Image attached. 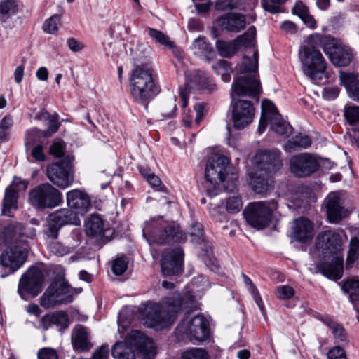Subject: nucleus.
<instances>
[{
    "mask_svg": "<svg viewBox=\"0 0 359 359\" xmlns=\"http://www.w3.org/2000/svg\"><path fill=\"white\" fill-rule=\"evenodd\" d=\"M258 57V51L255 49L251 55L243 57L239 67L240 75L231 86V99L243 96L258 99L262 90L257 76Z\"/></svg>",
    "mask_w": 359,
    "mask_h": 359,
    "instance_id": "1",
    "label": "nucleus"
},
{
    "mask_svg": "<svg viewBox=\"0 0 359 359\" xmlns=\"http://www.w3.org/2000/svg\"><path fill=\"white\" fill-rule=\"evenodd\" d=\"M347 240V236L343 230L337 232L326 231L318 234L316 246L325 254H335L330 262L320 264L322 273L332 280L341 278L343 273V259L340 255L343 243Z\"/></svg>",
    "mask_w": 359,
    "mask_h": 359,
    "instance_id": "2",
    "label": "nucleus"
},
{
    "mask_svg": "<svg viewBox=\"0 0 359 359\" xmlns=\"http://www.w3.org/2000/svg\"><path fill=\"white\" fill-rule=\"evenodd\" d=\"M182 299L179 293L165 298L161 303H149L144 308L145 323L150 327L172 324L181 311Z\"/></svg>",
    "mask_w": 359,
    "mask_h": 359,
    "instance_id": "3",
    "label": "nucleus"
},
{
    "mask_svg": "<svg viewBox=\"0 0 359 359\" xmlns=\"http://www.w3.org/2000/svg\"><path fill=\"white\" fill-rule=\"evenodd\" d=\"M318 34H311L299 47L298 58L303 74L311 80H316L325 72L326 62L316 47L320 43Z\"/></svg>",
    "mask_w": 359,
    "mask_h": 359,
    "instance_id": "4",
    "label": "nucleus"
},
{
    "mask_svg": "<svg viewBox=\"0 0 359 359\" xmlns=\"http://www.w3.org/2000/svg\"><path fill=\"white\" fill-rule=\"evenodd\" d=\"M143 236L149 242L163 244L185 239L180 226L175 222H161L153 219L145 223Z\"/></svg>",
    "mask_w": 359,
    "mask_h": 359,
    "instance_id": "5",
    "label": "nucleus"
},
{
    "mask_svg": "<svg viewBox=\"0 0 359 359\" xmlns=\"http://www.w3.org/2000/svg\"><path fill=\"white\" fill-rule=\"evenodd\" d=\"M130 86L133 97L137 101L149 100L158 89L154 83L151 69L147 65H135L131 71Z\"/></svg>",
    "mask_w": 359,
    "mask_h": 359,
    "instance_id": "6",
    "label": "nucleus"
},
{
    "mask_svg": "<svg viewBox=\"0 0 359 359\" xmlns=\"http://www.w3.org/2000/svg\"><path fill=\"white\" fill-rule=\"evenodd\" d=\"M175 334L180 341L202 342L209 337V323L203 316L198 315L194 317L187 316L177 326Z\"/></svg>",
    "mask_w": 359,
    "mask_h": 359,
    "instance_id": "7",
    "label": "nucleus"
},
{
    "mask_svg": "<svg viewBox=\"0 0 359 359\" xmlns=\"http://www.w3.org/2000/svg\"><path fill=\"white\" fill-rule=\"evenodd\" d=\"M229 160L220 154H214L208 161L205 168V179L212 188H208V194L212 197L225 186L223 184L227 175Z\"/></svg>",
    "mask_w": 359,
    "mask_h": 359,
    "instance_id": "8",
    "label": "nucleus"
},
{
    "mask_svg": "<svg viewBox=\"0 0 359 359\" xmlns=\"http://www.w3.org/2000/svg\"><path fill=\"white\" fill-rule=\"evenodd\" d=\"M268 123L271 130L283 138L289 137L292 133L291 126L282 118L274 104L271 101L264 100L262 102V116L258 127L259 134L264 133Z\"/></svg>",
    "mask_w": 359,
    "mask_h": 359,
    "instance_id": "9",
    "label": "nucleus"
},
{
    "mask_svg": "<svg viewBox=\"0 0 359 359\" xmlns=\"http://www.w3.org/2000/svg\"><path fill=\"white\" fill-rule=\"evenodd\" d=\"M29 202L36 209L53 208L62 202V195L58 189L46 182L29 191Z\"/></svg>",
    "mask_w": 359,
    "mask_h": 359,
    "instance_id": "10",
    "label": "nucleus"
},
{
    "mask_svg": "<svg viewBox=\"0 0 359 359\" xmlns=\"http://www.w3.org/2000/svg\"><path fill=\"white\" fill-rule=\"evenodd\" d=\"M74 291L63 279L52 283L40 297V305L44 309H51L71 302Z\"/></svg>",
    "mask_w": 359,
    "mask_h": 359,
    "instance_id": "11",
    "label": "nucleus"
},
{
    "mask_svg": "<svg viewBox=\"0 0 359 359\" xmlns=\"http://www.w3.org/2000/svg\"><path fill=\"white\" fill-rule=\"evenodd\" d=\"M278 205L274 200L269 203L256 202L250 204L244 211L245 219L252 226L261 229L267 226Z\"/></svg>",
    "mask_w": 359,
    "mask_h": 359,
    "instance_id": "12",
    "label": "nucleus"
},
{
    "mask_svg": "<svg viewBox=\"0 0 359 359\" xmlns=\"http://www.w3.org/2000/svg\"><path fill=\"white\" fill-rule=\"evenodd\" d=\"M231 121L235 128L243 129L252 122L255 108L251 101L236 97L231 99Z\"/></svg>",
    "mask_w": 359,
    "mask_h": 359,
    "instance_id": "13",
    "label": "nucleus"
},
{
    "mask_svg": "<svg viewBox=\"0 0 359 359\" xmlns=\"http://www.w3.org/2000/svg\"><path fill=\"white\" fill-rule=\"evenodd\" d=\"M46 176L55 186L65 189L74 181L72 165L68 160H62L47 167Z\"/></svg>",
    "mask_w": 359,
    "mask_h": 359,
    "instance_id": "14",
    "label": "nucleus"
},
{
    "mask_svg": "<svg viewBox=\"0 0 359 359\" xmlns=\"http://www.w3.org/2000/svg\"><path fill=\"white\" fill-rule=\"evenodd\" d=\"M319 167L318 158L309 153L294 156L290 160V170L298 177L309 176L316 172Z\"/></svg>",
    "mask_w": 359,
    "mask_h": 359,
    "instance_id": "15",
    "label": "nucleus"
},
{
    "mask_svg": "<svg viewBox=\"0 0 359 359\" xmlns=\"http://www.w3.org/2000/svg\"><path fill=\"white\" fill-rule=\"evenodd\" d=\"M26 253L18 248H8L0 255V273L2 278L20 269L26 260Z\"/></svg>",
    "mask_w": 359,
    "mask_h": 359,
    "instance_id": "16",
    "label": "nucleus"
},
{
    "mask_svg": "<svg viewBox=\"0 0 359 359\" xmlns=\"http://www.w3.org/2000/svg\"><path fill=\"white\" fill-rule=\"evenodd\" d=\"M44 280L43 273L37 268H30L20 278L18 285V293L21 298L25 299L24 292L36 297L41 291Z\"/></svg>",
    "mask_w": 359,
    "mask_h": 359,
    "instance_id": "17",
    "label": "nucleus"
},
{
    "mask_svg": "<svg viewBox=\"0 0 359 359\" xmlns=\"http://www.w3.org/2000/svg\"><path fill=\"white\" fill-rule=\"evenodd\" d=\"M187 83L184 88H180V95L183 101L182 106L185 107L188 103V92L191 90H212L215 88V84L211 83L206 74L198 70L194 71L191 73L186 74Z\"/></svg>",
    "mask_w": 359,
    "mask_h": 359,
    "instance_id": "18",
    "label": "nucleus"
},
{
    "mask_svg": "<svg viewBox=\"0 0 359 359\" xmlns=\"http://www.w3.org/2000/svg\"><path fill=\"white\" fill-rule=\"evenodd\" d=\"M128 341L133 345L135 351L142 359H154L157 353L156 346L149 337L138 330L128 334Z\"/></svg>",
    "mask_w": 359,
    "mask_h": 359,
    "instance_id": "19",
    "label": "nucleus"
},
{
    "mask_svg": "<svg viewBox=\"0 0 359 359\" xmlns=\"http://www.w3.org/2000/svg\"><path fill=\"white\" fill-rule=\"evenodd\" d=\"M328 220L331 223H338L348 217L350 211L343 206L341 193L332 192L325 200Z\"/></svg>",
    "mask_w": 359,
    "mask_h": 359,
    "instance_id": "20",
    "label": "nucleus"
},
{
    "mask_svg": "<svg viewBox=\"0 0 359 359\" xmlns=\"http://www.w3.org/2000/svg\"><path fill=\"white\" fill-rule=\"evenodd\" d=\"M259 170L276 173L282 167L280 152L278 150H260L255 157Z\"/></svg>",
    "mask_w": 359,
    "mask_h": 359,
    "instance_id": "21",
    "label": "nucleus"
},
{
    "mask_svg": "<svg viewBox=\"0 0 359 359\" xmlns=\"http://www.w3.org/2000/svg\"><path fill=\"white\" fill-rule=\"evenodd\" d=\"M182 251L180 248L166 250L161 259V271L164 276H175L182 271Z\"/></svg>",
    "mask_w": 359,
    "mask_h": 359,
    "instance_id": "22",
    "label": "nucleus"
},
{
    "mask_svg": "<svg viewBox=\"0 0 359 359\" xmlns=\"http://www.w3.org/2000/svg\"><path fill=\"white\" fill-rule=\"evenodd\" d=\"M67 203L78 215H83L90 207V199L83 191L73 189L67 193Z\"/></svg>",
    "mask_w": 359,
    "mask_h": 359,
    "instance_id": "23",
    "label": "nucleus"
},
{
    "mask_svg": "<svg viewBox=\"0 0 359 359\" xmlns=\"http://www.w3.org/2000/svg\"><path fill=\"white\" fill-rule=\"evenodd\" d=\"M71 339L73 348L76 351H88L93 347L87 328L83 325H77L74 327Z\"/></svg>",
    "mask_w": 359,
    "mask_h": 359,
    "instance_id": "24",
    "label": "nucleus"
},
{
    "mask_svg": "<svg viewBox=\"0 0 359 359\" xmlns=\"http://www.w3.org/2000/svg\"><path fill=\"white\" fill-rule=\"evenodd\" d=\"M191 50L196 56L207 62L212 61L216 57L212 45L204 36H199L193 41Z\"/></svg>",
    "mask_w": 359,
    "mask_h": 359,
    "instance_id": "25",
    "label": "nucleus"
},
{
    "mask_svg": "<svg viewBox=\"0 0 359 359\" xmlns=\"http://www.w3.org/2000/svg\"><path fill=\"white\" fill-rule=\"evenodd\" d=\"M293 237L299 242L311 241L314 236L313 224L308 219L302 217L294 222Z\"/></svg>",
    "mask_w": 359,
    "mask_h": 359,
    "instance_id": "26",
    "label": "nucleus"
},
{
    "mask_svg": "<svg viewBox=\"0 0 359 359\" xmlns=\"http://www.w3.org/2000/svg\"><path fill=\"white\" fill-rule=\"evenodd\" d=\"M49 219L61 226L67 224L78 226L81 223L79 215L69 208H62L54 212L50 215Z\"/></svg>",
    "mask_w": 359,
    "mask_h": 359,
    "instance_id": "27",
    "label": "nucleus"
},
{
    "mask_svg": "<svg viewBox=\"0 0 359 359\" xmlns=\"http://www.w3.org/2000/svg\"><path fill=\"white\" fill-rule=\"evenodd\" d=\"M217 23L222 28L234 32H238L245 27L244 16L236 13L218 18Z\"/></svg>",
    "mask_w": 359,
    "mask_h": 359,
    "instance_id": "28",
    "label": "nucleus"
},
{
    "mask_svg": "<svg viewBox=\"0 0 359 359\" xmlns=\"http://www.w3.org/2000/svg\"><path fill=\"white\" fill-rule=\"evenodd\" d=\"M340 83L343 85L348 95L353 100L359 102V79L351 73L339 72Z\"/></svg>",
    "mask_w": 359,
    "mask_h": 359,
    "instance_id": "29",
    "label": "nucleus"
},
{
    "mask_svg": "<svg viewBox=\"0 0 359 359\" xmlns=\"http://www.w3.org/2000/svg\"><path fill=\"white\" fill-rule=\"evenodd\" d=\"M273 174L258 169L251 182L254 191L262 194L271 189L273 183L272 180Z\"/></svg>",
    "mask_w": 359,
    "mask_h": 359,
    "instance_id": "30",
    "label": "nucleus"
},
{
    "mask_svg": "<svg viewBox=\"0 0 359 359\" xmlns=\"http://www.w3.org/2000/svg\"><path fill=\"white\" fill-rule=\"evenodd\" d=\"M133 345L128 341V336L124 341H118L112 347L111 354L114 359H135Z\"/></svg>",
    "mask_w": 359,
    "mask_h": 359,
    "instance_id": "31",
    "label": "nucleus"
},
{
    "mask_svg": "<svg viewBox=\"0 0 359 359\" xmlns=\"http://www.w3.org/2000/svg\"><path fill=\"white\" fill-rule=\"evenodd\" d=\"M18 192L12 187H7L3 200L2 214L12 217L13 210L17 209Z\"/></svg>",
    "mask_w": 359,
    "mask_h": 359,
    "instance_id": "32",
    "label": "nucleus"
},
{
    "mask_svg": "<svg viewBox=\"0 0 359 359\" xmlns=\"http://www.w3.org/2000/svg\"><path fill=\"white\" fill-rule=\"evenodd\" d=\"M86 231L87 235L97 236L103 233V222L97 215H91L86 223Z\"/></svg>",
    "mask_w": 359,
    "mask_h": 359,
    "instance_id": "33",
    "label": "nucleus"
},
{
    "mask_svg": "<svg viewBox=\"0 0 359 359\" xmlns=\"http://www.w3.org/2000/svg\"><path fill=\"white\" fill-rule=\"evenodd\" d=\"M318 35L320 37L321 41L319 44L316 45V47L318 48L319 47H323L325 53L329 57L334 54V52L341 46V43L332 36H323L319 34H318Z\"/></svg>",
    "mask_w": 359,
    "mask_h": 359,
    "instance_id": "34",
    "label": "nucleus"
},
{
    "mask_svg": "<svg viewBox=\"0 0 359 359\" xmlns=\"http://www.w3.org/2000/svg\"><path fill=\"white\" fill-rule=\"evenodd\" d=\"M216 48L221 56L224 57H231L236 53L239 46L236 39L231 42L218 40L216 42Z\"/></svg>",
    "mask_w": 359,
    "mask_h": 359,
    "instance_id": "35",
    "label": "nucleus"
},
{
    "mask_svg": "<svg viewBox=\"0 0 359 359\" xmlns=\"http://www.w3.org/2000/svg\"><path fill=\"white\" fill-rule=\"evenodd\" d=\"M146 32L155 42L158 43L161 45L169 48H172L175 46L174 42L172 41L170 38L161 31L154 28L147 27L146 29Z\"/></svg>",
    "mask_w": 359,
    "mask_h": 359,
    "instance_id": "36",
    "label": "nucleus"
},
{
    "mask_svg": "<svg viewBox=\"0 0 359 359\" xmlns=\"http://www.w3.org/2000/svg\"><path fill=\"white\" fill-rule=\"evenodd\" d=\"M330 59L336 66H346L351 62V55L349 51L341 46L334 52Z\"/></svg>",
    "mask_w": 359,
    "mask_h": 359,
    "instance_id": "37",
    "label": "nucleus"
},
{
    "mask_svg": "<svg viewBox=\"0 0 359 359\" xmlns=\"http://www.w3.org/2000/svg\"><path fill=\"white\" fill-rule=\"evenodd\" d=\"M241 199L237 192L232 191L230 195L226 197V208L229 213H237L242 208Z\"/></svg>",
    "mask_w": 359,
    "mask_h": 359,
    "instance_id": "38",
    "label": "nucleus"
},
{
    "mask_svg": "<svg viewBox=\"0 0 359 359\" xmlns=\"http://www.w3.org/2000/svg\"><path fill=\"white\" fill-rule=\"evenodd\" d=\"M18 7L15 1L6 0L0 3V19L6 21L11 16L15 15Z\"/></svg>",
    "mask_w": 359,
    "mask_h": 359,
    "instance_id": "39",
    "label": "nucleus"
},
{
    "mask_svg": "<svg viewBox=\"0 0 359 359\" xmlns=\"http://www.w3.org/2000/svg\"><path fill=\"white\" fill-rule=\"evenodd\" d=\"M256 35V29L254 27H251L249 28L248 31L244 34L238 36L236 39V41L239 48L241 46H244L247 48H250L253 46L255 44Z\"/></svg>",
    "mask_w": 359,
    "mask_h": 359,
    "instance_id": "40",
    "label": "nucleus"
},
{
    "mask_svg": "<svg viewBox=\"0 0 359 359\" xmlns=\"http://www.w3.org/2000/svg\"><path fill=\"white\" fill-rule=\"evenodd\" d=\"M311 141L307 135H297L294 140L289 141L285 146V151L290 152L291 149L297 147L306 148L311 145Z\"/></svg>",
    "mask_w": 359,
    "mask_h": 359,
    "instance_id": "41",
    "label": "nucleus"
},
{
    "mask_svg": "<svg viewBox=\"0 0 359 359\" xmlns=\"http://www.w3.org/2000/svg\"><path fill=\"white\" fill-rule=\"evenodd\" d=\"M343 290L349 294L352 302L359 300V280H347L343 285Z\"/></svg>",
    "mask_w": 359,
    "mask_h": 359,
    "instance_id": "42",
    "label": "nucleus"
},
{
    "mask_svg": "<svg viewBox=\"0 0 359 359\" xmlns=\"http://www.w3.org/2000/svg\"><path fill=\"white\" fill-rule=\"evenodd\" d=\"M325 322L332 330L333 335L338 343L344 342L346 340V334L345 333L344 329L341 325L330 318H327Z\"/></svg>",
    "mask_w": 359,
    "mask_h": 359,
    "instance_id": "43",
    "label": "nucleus"
},
{
    "mask_svg": "<svg viewBox=\"0 0 359 359\" xmlns=\"http://www.w3.org/2000/svg\"><path fill=\"white\" fill-rule=\"evenodd\" d=\"M21 229V226H14L13 224L8 225L4 229L0 230V245L4 244L8 241L20 233L19 231Z\"/></svg>",
    "mask_w": 359,
    "mask_h": 359,
    "instance_id": "44",
    "label": "nucleus"
},
{
    "mask_svg": "<svg viewBox=\"0 0 359 359\" xmlns=\"http://www.w3.org/2000/svg\"><path fill=\"white\" fill-rule=\"evenodd\" d=\"M140 172L148 183L153 187H160L159 190L163 191L161 180L160 178L153 173L150 169L147 168H140Z\"/></svg>",
    "mask_w": 359,
    "mask_h": 359,
    "instance_id": "45",
    "label": "nucleus"
},
{
    "mask_svg": "<svg viewBox=\"0 0 359 359\" xmlns=\"http://www.w3.org/2000/svg\"><path fill=\"white\" fill-rule=\"evenodd\" d=\"M359 256V241L357 238H353L350 242V248L347 255L346 266L351 267L354 262Z\"/></svg>",
    "mask_w": 359,
    "mask_h": 359,
    "instance_id": "46",
    "label": "nucleus"
},
{
    "mask_svg": "<svg viewBox=\"0 0 359 359\" xmlns=\"http://www.w3.org/2000/svg\"><path fill=\"white\" fill-rule=\"evenodd\" d=\"M213 68L218 74L222 76L224 81H229V74L232 70L229 63L227 61L220 60L213 65Z\"/></svg>",
    "mask_w": 359,
    "mask_h": 359,
    "instance_id": "47",
    "label": "nucleus"
},
{
    "mask_svg": "<svg viewBox=\"0 0 359 359\" xmlns=\"http://www.w3.org/2000/svg\"><path fill=\"white\" fill-rule=\"evenodd\" d=\"M181 359H210L207 351L201 348H192L182 353Z\"/></svg>",
    "mask_w": 359,
    "mask_h": 359,
    "instance_id": "48",
    "label": "nucleus"
},
{
    "mask_svg": "<svg viewBox=\"0 0 359 359\" xmlns=\"http://www.w3.org/2000/svg\"><path fill=\"white\" fill-rule=\"evenodd\" d=\"M60 25V15H54L45 21L43 29L46 33L53 34L57 32Z\"/></svg>",
    "mask_w": 359,
    "mask_h": 359,
    "instance_id": "49",
    "label": "nucleus"
},
{
    "mask_svg": "<svg viewBox=\"0 0 359 359\" xmlns=\"http://www.w3.org/2000/svg\"><path fill=\"white\" fill-rule=\"evenodd\" d=\"M191 241L194 243H200L203 240V228L201 224L198 222L192 223L190 231Z\"/></svg>",
    "mask_w": 359,
    "mask_h": 359,
    "instance_id": "50",
    "label": "nucleus"
},
{
    "mask_svg": "<svg viewBox=\"0 0 359 359\" xmlns=\"http://www.w3.org/2000/svg\"><path fill=\"white\" fill-rule=\"evenodd\" d=\"M344 116L350 124L359 121V106H346Z\"/></svg>",
    "mask_w": 359,
    "mask_h": 359,
    "instance_id": "51",
    "label": "nucleus"
},
{
    "mask_svg": "<svg viewBox=\"0 0 359 359\" xmlns=\"http://www.w3.org/2000/svg\"><path fill=\"white\" fill-rule=\"evenodd\" d=\"M128 269V262L126 257H118L112 262L111 270L116 276L122 275Z\"/></svg>",
    "mask_w": 359,
    "mask_h": 359,
    "instance_id": "52",
    "label": "nucleus"
},
{
    "mask_svg": "<svg viewBox=\"0 0 359 359\" xmlns=\"http://www.w3.org/2000/svg\"><path fill=\"white\" fill-rule=\"evenodd\" d=\"M287 0H261L264 10L270 13H278L280 11V6Z\"/></svg>",
    "mask_w": 359,
    "mask_h": 359,
    "instance_id": "53",
    "label": "nucleus"
},
{
    "mask_svg": "<svg viewBox=\"0 0 359 359\" xmlns=\"http://www.w3.org/2000/svg\"><path fill=\"white\" fill-rule=\"evenodd\" d=\"M243 279L245 285L248 286V290L250 292V293L252 294L255 301L256 302L258 306L260 308V309L264 311V305L262 302V299L259 295L258 291L255 286L253 285L252 281L249 278L248 276L243 275Z\"/></svg>",
    "mask_w": 359,
    "mask_h": 359,
    "instance_id": "54",
    "label": "nucleus"
},
{
    "mask_svg": "<svg viewBox=\"0 0 359 359\" xmlns=\"http://www.w3.org/2000/svg\"><path fill=\"white\" fill-rule=\"evenodd\" d=\"M54 324L65 329L69 325L68 315L64 311H57L53 313Z\"/></svg>",
    "mask_w": 359,
    "mask_h": 359,
    "instance_id": "55",
    "label": "nucleus"
},
{
    "mask_svg": "<svg viewBox=\"0 0 359 359\" xmlns=\"http://www.w3.org/2000/svg\"><path fill=\"white\" fill-rule=\"evenodd\" d=\"M276 295L280 299H288L293 297L294 292L292 287L288 285H283L277 287Z\"/></svg>",
    "mask_w": 359,
    "mask_h": 359,
    "instance_id": "56",
    "label": "nucleus"
},
{
    "mask_svg": "<svg viewBox=\"0 0 359 359\" xmlns=\"http://www.w3.org/2000/svg\"><path fill=\"white\" fill-rule=\"evenodd\" d=\"M239 0H217L216 8L220 11L232 10L237 7Z\"/></svg>",
    "mask_w": 359,
    "mask_h": 359,
    "instance_id": "57",
    "label": "nucleus"
},
{
    "mask_svg": "<svg viewBox=\"0 0 359 359\" xmlns=\"http://www.w3.org/2000/svg\"><path fill=\"white\" fill-rule=\"evenodd\" d=\"M38 359H58L57 351L51 348H43L37 354Z\"/></svg>",
    "mask_w": 359,
    "mask_h": 359,
    "instance_id": "58",
    "label": "nucleus"
},
{
    "mask_svg": "<svg viewBox=\"0 0 359 359\" xmlns=\"http://www.w3.org/2000/svg\"><path fill=\"white\" fill-rule=\"evenodd\" d=\"M51 251L57 256H64L71 253L73 251V248L65 246L60 243H56L51 246Z\"/></svg>",
    "mask_w": 359,
    "mask_h": 359,
    "instance_id": "59",
    "label": "nucleus"
},
{
    "mask_svg": "<svg viewBox=\"0 0 359 359\" xmlns=\"http://www.w3.org/2000/svg\"><path fill=\"white\" fill-rule=\"evenodd\" d=\"M176 105L172 102L163 105L161 108V114L163 118H172L175 115Z\"/></svg>",
    "mask_w": 359,
    "mask_h": 359,
    "instance_id": "60",
    "label": "nucleus"
},
{
    "mask_svg": "<svg viewBox=\"0 0 359 359\" xmlns=\"http://www.w3.org/2000/svg\"><path fill=\"white\" fill-rule=\"evenodd\" d=\"M56 222L50 221L49 219V224L47 226V229L45 231L46 235L51 238H56L57 237L58 231L61 228Z\"/></svg>",
    "mask_w": 359,
    "mask_h": 359,
    "instance_id": "61",
    "label": "nucleus"
},
{
    "mask_svg": "<svg viewBox=\"0 0 359 359\" xmlns=\"http://www.w3.org/2000/svg\"><path fill=\"white\" fill-rule=\"evenodd\" d=\"M328 359H346L345 351L339 346H335L327 353Z\"/></svg>",
    "mask_w": 359,
    "mask_h": 359,
    "instance_id": "62",
    "label": "nucleus"
},
{
    "mask_svg": "<svg viewBox=\"0 0 359 359\" xmlns=\"http://www.w3.org/2000/svg\"><path fill=\"white\" fill-rule=\"evenodd\" d=\"M109 351V348L108 346H102L94 352L93 359H108Z\"/></svg>",
    "mask_w": 359,
    "mask_h": 359,
    "instance_id": "63",
    "label": "nucleus"
},
{
    "mask_svg": "<svg viewBox=\"0 0 359 359\" xmlns=\"http://www.w3.org/2000/svg\"><path fill=\"white\" fill-rule=\"evenodd\" d=\"M339 93V88L337 87H330L324 89L323 96L326 100H334Z\"/></svg>",
    "mask_w": 359,
    "mask_h": 359,
    "instance_id": "64",
    "label": "nucleus"
}]
</instances>
